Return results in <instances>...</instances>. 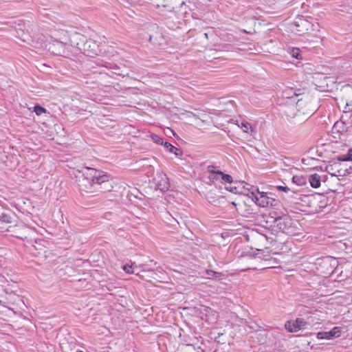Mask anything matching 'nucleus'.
Listing matches in <instances>:
<instances>
[{
  "instance_id": "obj_20",
  "label": "nucleus",
  "mask_w": 352,
  "mask_h": 352,
  "mask_svg": "<svg viewBox=\"0 0 352 352\" xmlns=\"http://www.w3.org/2000/svg\"><path fill=\"white\" fill-rule=\"evenodd\" d=\"M151 138H152L153 141L154 142H155L156 144H160V145H164L165 142H164L163 139L161 137H160L159 135H155V134H152Z\"/></svg>"
},
{
  "instance_id": "obj_11",
  "label": "nucleus",
  "mask_w": 352,
  "mask_h": 352,
  "mask_svg": "<svg viewBox=\"0 0 352 352\" xmlns=\"http://www.w3.org/2000/svg\"><path fill=\"white\" fill-rule=\"evenodd\" d=\"M207 171L210 173L208 178L211 182L214 180H219L221 179V175H219L217 173L219 170H215V167L213 166H208L207 167Z\"/></svg>"
},
{
  "instance_id": "obj_16",
  "label": "nucleus",
  "mask_w": 352,
  "mask_h": 352,
  "mask_svg": "<svg viewBox=\"0 0 352 352\" xmlns=\"http://www.w3.org/2000/svg\"><path fill=\"white\" fill-rule=\"evenodd\" d=\"M340 166L338 162H335L333 164H329L326 166L325 170L331 176H337L334 173L335 170Z\"/></svg>"
},
{
  "instance_id": "obj_17",
  "label": "nucleus",
  "mask_w": 352,
  "mask_h": 352,
  "mask_svg": "<svg viewBox=\"0 0 352 352\" xmlns=\"http://www.w3.org/2000/svg\"><path fill=\"white\" fill-rule=\"evenodd\" d=\"M293 183L297 184L298 186H303L307 183L306 178L302 176L295 175L292 177Z\"/></svg>"
},
{
  "instance_id": "obj_6",
  "label": "nucleus",
  "mask_w": 352,
  "mask_h": 352,
  "mask_svg": "<svg viewBox=\"0 0 352 352\" xmlns=\"http://www.w3.org/2000/svg\"><path fill=\"white\" fill-rule=\"evenodd\" d=\"M253 199H255V202L261 207H266L269 205L273 206L274 202L276 200L267 197V194L263 192H257V194L254 195L252 193Z\"/></svg>"
},
{
  "instance_id": "obj_18",
  "label": "nucleus",
  "mask_w": 352,
  "mask_h": 352,
  "mask_svg": "<svg viewBox=\"0 0 352 352\" xmlns=\"http://www.w3.org/2000/svg\"><path fill=\"white\" fill-rule=\"evenodd\" d=\"M337 160L338 162L352 161V149H349L346 155L338 157Z\"/></svg>"
},
{
  "instance_id": "obj_33",
  "label": "nucleus",
  "mask_w": 352,
  "mask_h": 352,
  "mask_svg": "<svg viewBox=\"0 0 352 352\" xmlns=\"http://www.w3.org/2000/svg\"><path fill=\"white\" fill-rule=\"evenodd\" d=\"M338 122H336V123L335 124V125H334V127H337V126H338Z\"/></svg>"
},
{
  "instance_id": "obj_21",
  "label": "nucleus",
  "mask_w": 352,
  "mask_h": 352,
  "mask_svg": "<svg viewBox=\"0 0 352 352\" xmlns=\"http://www.w3.org/2000/svg\"><path fill=\"white\" fill-rule=\"evenodd\" d=\"M34 111L37 116H41L42 113L46 112V109L43 107L37 104L34 107Z\"/></svg>"
},
{
  "instance_id": "obj_14",
  "label": "nucleus",
  "mask_w": 352,
  "mask_h": 352,
  "mask_svg": "<svg viewBox=\"0 0 352 352\" xmlns=\"http://www.w3.org/2000/svg\"><path fill=\"white\" fill-rule=\"evenodd\" d=\"M164 146L167 151H168L170 153H174L177 156H181L182 155V151L181 149L173 146L168 142H165Z\"/></svg>"
},
{
  "instance_id": "obj_8",
  "label": "nucleus",
  "mask_w": 352,
  "mask_h": 352,
  "mask_svg": "<svg viewBox=\"0 0 352 352\" xmlns=\"http://www.w3.org/2000/svg\"><path fill=\"white\" fill-rule=\"evenodd\" d=\"M154 180L157 189L160 191L165 192L169 189L170 184L166 174L163 173H157Z\"/></svg>"
},
{
  "instance_id": "obj_1",
  "label": "nucleus",
  "mask_w": 352,
  "mask_h": 352,
  "mask_svg": "<svg viewBox=\"0 0 352 352\" xmlns=\"http://www.w3.org/2000/svg\"><path fill=\"white\" fill-rule=\"evenodd\" d=\"M115 184L109 175L89 167L84 168L82 177L78 179L80 189L87 193L110 192Z\"/></svg>"
},
{
  "instance_id": "obj_7",
  "label": "nucleus",
  "mask_w": 352,
  "mask_h": 352,
  "mask_svg": "<svg viewBox=\"0 0 352 352\" xmlns=\"http://www.w3.org/2000/svg\"><path fill=\"white\" fill-rule=\"evenodd\" d=\"M343 327H335L329 331H320L317 333V338L319 340L325 339L331 340L341 336Z\"/></svg>"
},
{
  "instance_id": "obj_12",
  "label": "nucleus",
  "mask_w": 352,
  "mask_h": 352,
  "mask_svg": "<svg viewBox=\"0 0 352 352\" xmlns=\"http://www.w3.org/2000/svg\"><path fill=\"white\" fill-rule=\"evenodd\" d=\"M309 182L312 188H318L320 186V176L314 173L309 177Z\"/></svg>"
},
{
  "instance_id": "obj_37",
  "label": "nucleus",
  "mask_w": 352,
  "mask_h": 352,
  "mask_svg": "<svg viewBox=\"0 0 352 352\" xmlns=\"http://www.w3.org/2000/svg\"><path fill=\"white\" fill-rule=\"evenodd\" d=\"M299 102H300V100H298V102H296V104H298Z\"/></svg>"
},
{
  "instance_id": "obj_4",
  "label": "nucleus",
  "mask_w": 352,
  "mask_h": 352,
  "mask_svg": "<svg viewBox=\"0 0 352 352\" xmlns=\"http://www.w3.org/2000/svg\"><path fill=\"white\" fill-rule=\"evenodd\" d=\"M271 218L273 219V223L279 230L285 232L287 229L290 228L291 219L286 214L277 216L276 212H274V215L271 213Z\"/></svg>"
},
{
  "instance_id": "obj_2",
  "label": "nucleus",
  "mask_w": 352,
  "mask_h": 352,
  "mask_svg": "<svg viewBox=\"0 0 352 352\" xmlns=\"http://www.w3.org/2000/svg\"><path fill=\"white\" fill-rule=\"evenodd\" d=\"M72 47L65 41H60L55 38L50 44L49 50L54 55L69 57L72 54Z\"/></svg>"
},
{
  "instance_id": "obj_22",
  "label": "nucleus",
  "mask_w": 352,
  "mask_h": 352,
  "mask_svg": "<svg viewBox=\"0 0 352 352\" xmlns=\"http://www.w3.org/2000/svg\"><path fill=\"white\" fill-rule=\"evenodd\" d=\"M11 217L6 213H2L0 215V221L3 223H10L11 222Z\"/></svg>"
},
{
  "instance_id": "obj_10",
  "label": "nucleus",
  "mask_w": 352,
  "mask_h": 352,
  "mask_svg": "<svg viewBox=\"0 0 352 352\" xmlns=\"http://www.w3.org/2000/svg\"><path fill=\"white\" fill-rule=\"evenodd\" d=\"M290 104L282 106V111L286 116L293 118L295 116L297 109L296 106L294 105L295 100L290 99Z\"/></svg>"
},
{
  "instance_id": "obj_32",
  "label": "nucleus",
  "mask_w": 352,
  "mask_h": 352,
  "mask_svg": "<svg viewBox=\"0 0 352 352\" xmlns=\"http://www.w3.org/2000/svg\"><path fill=\"white\" fill-rule=\"evenodd\" d=\"M169 131H170V133H172L174 135H175V132H174L173 130L169 129Z\"/></svg>"
},
{
  "instance_id": "obj_36",
  "label": "nucleus",
  "mask_w": 352,
  "mask_h": 352,
  "mask_svg": "<svg viewBox=\"0 0 352 352\" xmlns=\"http://www.w3.org/2000/svg\"><path fill=\"white\" fill-rule=\"evenodd\" d=\"M63 33L64 34V36H66V32H63Z\"/></svg>"
},
{
  "instance_id": "obj_26",
  "label": "nucleus",
  "mask_w": 352,
  "mask_h": 352,
  "mask_svg": "<svg viewBox=\"0 0 352 352\" xmlns=\"http://www.w3.org/2000/svg\"><path fill=\"white\" fill-rule=\"evenodd\" d=\"M206 274L208 276H215V277H219L221 276V273L217 272H214V271L210 270H206Z\"/></svg>"
},
{
  "instance_id": "obj_25",
  "label": "nucleus",
  "mask_w": 352,
  "mask_h": 352,
  "mask_svg": "<svg viewBox=\"0 0 352 352\" xmlns=\"http://www.w3.org/2000/svg\"><path fill=\"white\" fill-rule=\"evenodd\" d=\"M300 50L298 48H293L291 51V55L294 57V58H296L297 59L298 58H301V57H300Z\"/></svg>"
},
{
  "instance_id": "obj_3",
  "label": "nucleus",
  "mask_w": 352,
  "mask_h": 352,
  "mask_svg": "<svg viewBox=\"0 0 352 352\" xmlns=\"http://www.w3.org/2000/svg\"><path fill=\"white\" fill-rule=\"evenodd\" d=\"M77 47L89 56L97 55L100 52L99 45L96 41L92 39L88 40L85 37L82 38V43H77Z\"/></svg>"
},
{
  "instance_id": "obj_28",
  "label": "nucleus",
  "mask_w": 352,
  "mask_h": 352,
  "mask_svg": "<svg viewBox=\"0 0 352 352\" xmlns=\"http://www.w3.org/2000/svg\"><path fill=\"white\" fill-rule=\"evenodd\" d=\"M276 188L279 190L287 192L290 190V189L287 186H277Z\"/></svg>"
},
{
  "instance_id": "obj_31",
  "label": "nucleus",
  "mask_w": 352,
  "mask_h": 352,
  "mask_svg": "<svg viewBox=\"0 0 352 352\" xmlns=\"http://www.w3.org/2000/svg\"><path fill=\"white\" fill-rule=\"evenodd\" d=\"M197 352H205V350L199 348V351Z\"/></svg>"
},
{
  "instance_id": "obj_30",
  "label": "nucleus",
  "mask_w": 352,
  "mask_h": 352,
  "mask_svg": "<svg viewBox=\"0 0 352 352\" xmlns=\"http://www.w3.org/2000/svg\"><path fill=\"white\" fill-rule=\"evenodd\" d=\"M256 252H258V253L257 254H253V257H256L258 256V254H259V252H261V250L257 249Z\"/></svg>"
},
{
  "instance_id": "obj_38",
  "label": "nucleus",
  "mask_w": 352,
  "mask_h": 352,
  "mask_svg": "<svg viewBox=\"0 0 352 352\" xmlns=\"http://www.w3.org/2000/svg\"><path fill=\"white\" fill-rule=\"evenodd\" d=\"M76 352H83V351H77Z\"/></svg>"
},
{
  "instance_id": "obj_19",
  "label": "nucleus",
  "mask_w": 352,
  "mask_h": 352,
  "mask_svg": "<svg viewBox=\"0 0 352 352\" xmlns=\"http://www.w3.org/2000/svg\"><path fill=\"white\" fill-rule=\"evenodd\" d=\"M219 175H221V180L224 182L225 183H232V177L231 175L228 174H225L222 171H218L217 173Z\"/></svg>"
},
{
  "instance_id": "obj_24",
  "label": "nucleus",
  "mask_w": 352,
  "mask_h": 352,
  "mask_svg": "<svg viewBox=\"0 0 352 352\" xmlns=\"http://www.w3.org/2000/svg\"><path fill=\"white\" fill-rule=\"evenodd\" d=\"M135 263L132 265L126 264L123 266V270L128 274H133L134 272L131 269L135 266Z\"/></svg>"
},
{
  "instance_id": "obj_13",
  "label": "nucleus",
  "mask_w": 352,
  "mask_h": 352,
  "mask_svg": "<svg viewBox=\"0 0 352 352\" xmlns=\"http://www.w3.org/2000/svg\"><path fill=\"white\" fill-rule=\"evenodd\" d=\"M238 126L243 129V132L249 133L252 136L254 135L255 131L249 122H242L241 124H238Z\"/></svg>"
},
{
  "instance_id": "obj_23",
  "label": "nucleus",
  "mask_w": 352,
  "mask_h": 352,
  "mask_svg": "<svg viewBox=\"0 0 352 352\" xmlns=\"http://www.w3.org/2000/svg\"><path fill=\"white\" fill-rule=\"evenodd\" d=\"M295 25L297 27H299L300 25L303 26L305 29H308V22L306 20L304 19H300L299 21H296L294 23Z\"/></svg>"
},
{
  "instance_id": "obj_27",
  "label": "nucleus",
  "mask_w": 352,
  "mask_h": 352,
  "mask_svg": "<svg viewBox=\"0 0 352 352\" xmlns=\"http://www.w3.org/2000/svg\"><path fill=\"white\" fill-rule=\"evenodd\" d=\"M226 201V199L224 197H220L217 200H214V205L217 206V204H220L221 203H224Z\"/></svg>"
},
{
  "instance_id": "obj_35",
  "label": "nucleus",
  "mask_w": 352,
  "mask_h": 352,
  "mask_svg": "<svg viewBox=\"0 0 352 352\" xmlns=\"http://www.w3.org/2000/svg\"><path fill=\"white\" fill-rule=\"evenodd\" d=\"M62 40H63V41H65L67 42V39H66V38H65V39H64V38H62Z\"/></svg>"
},
{
  "instance_id": "obj_34",
  "label": "nucleus",
  "mask_w": 352,
  "mask_h": 352,
  "mask_svg": "<svg viewBox=\"0 0 352 352\" xmlns=\"http://www.w3.org/2000/svg\"><path fill=\"white\" fill-rule=\"evenodd\" d=\"M204 36H205V37H206V38H207V37H208V34H207V33H205V34H204Z\"/></svg>"
},
{
  "instance_id": "obj_5",
  "label": "nucleus",
  "mask_w": 352,
  "mask_h": 352,
  "mask_svg": "<svg viewBox=\"0 0 352 352\" xmlns=\"http://www.w3.org/2000/svg\"><path fill=\"white\" fill-rule=\"evenodd\" d=\"M98 65L102 66L106 68H109L113 70V73L116 75L121 76H128L129 75V70L125 66L120 67L116 64L104 62L101 60L100 62L97 63Z\"/></svg>"
},
{
  "instance_id": "obj_9",
  "label": "nucleus",
  "mask_w": 352,
  "mask_h": 352,
  "mask_svg": "<svg viewBox=\"0 0 352 352\" xmlns=\"http://www.w3.org/2000/svg\"><path fill=\"white\" fill-rule=\"evenodd\" d=\"M307 322L302 318H297L294 321H287L285 324V329L289 332H297L302 327H305Z\"/></svg>"
},
{
  "instance_id": "obj_15",
  "label": "nucleus",
  "mask_w": 352,
  "mask_h": 352,
  "mask_svg": "<svg viewBox=\"0 0 352 352\" xmlns=\"http://www.w3.org/2000/svg\"><path fill=\"white\" fill-rule=\"evenodd\" d=\"M321 262L320 263V265H323L324 266L330 265L331 267L333 265L336 263V260L330 256L324 257L320 259Z\"/></svg>"
},
{
  "instance_id": "obj_29",
  "label": "nucleus",
  "mask_w": 352,
  "mask_h": 352,
  "mask_svg": "<svg viewBox=\"0 0 352 352\" xmlns=\"http://www.w3.org/2000/svg\"><path fill=\"white\" fill-rule=\"evenodd\" d=\"M230 191H231V192H234V193H237V192H238V190H237L236 187H232V188H231Z\"/></svg>"
}]
</instances>
